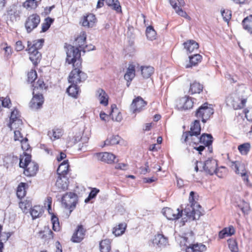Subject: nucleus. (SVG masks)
I'll return each instance as SVG.
<instances>
[{
	"label": "nucleus",
	"instance_id": "nucleus-51",
	"mask_svg": "<svg viewBox=\"0 0 252 252\" xmlns=\"http://www.w3.org/2000/svg\"><path fill=\"white\" fill-rule=\"evenodd\" d=\"M23 6L27 9H32L35 8L37 6V4L35 0H27L24 3Z\"/></svg>",
	"mask_w": 252,
	"mask_h": 252
},
{
	"label": "nucleus",
	"instance_id": "nucleus-25",
	"mask_svg": "<svg viewBox=\"0 0 252 252\" xmlns=\"http://www.w3.org/2000/svg\"><path fill=\"white\" fill-rule=\"evenodd\" d=\"M30 59L34 64H36L41 58V54L38 51L33 50V48L28 49Z\"/></svg>",
	"mask_w": 252,
	"mask_h": 252
},
{
	"label": "nucleus",
	"instance_id": "nucleus-35",
	"mask_svg": "<svg viewBox=\"0 0 252 252\" xmlns=\"http://www.w3.org/2000/svg\"><path fill=\"white\" fill-rule=\"evenodd\" d=\"M141 74L145 78H149L154 72V68L151 66H141Z\"/></svg>",
	"mask_w": 252,
	"mask_h": 252
},
{
	"label": "nucleus",
	"instance_id": "nucleus-9",
	"mask_svg": "<svg viewBox=\"0 0 252 252\" xmlns=\"http://www.w3.org/2000/svg\"><path fill=\"white\" fill-rule=\"evenodd\" d=\"M162 213L169 220H176L179 219L183 214V210L180 211L179 209L173 210L168 207L163 209Z\"/></svg>",
	"mask_w": 252,
	"mask_h": 252
},
{
	"label": "nucleus",
	"instance_id": "nucleus-58",
	"mask_svg": "<svg viewBox=\"0 0 252 252\" xmlns=\"http://www.w3.org/2000/svg\"><path fill=\"white\" fill-rule=\"evenodd\" d=\"M21 129H15L14 130V139L15 141H20L22 140L23 138H24L21 132Z\"/></svg>",
	"mask_w": 252,
	"mask_h": 252
},
{
	"label": "nucleus",
	"instance_id": "nucleus-34",
	"mask_svg": "<svg viewBox=\"0 0 252 252\" xmlns=\"http://www.w3.org/2000/svg\"><path fill=\"white\" fill-rule=\"evenodd\" d=\"M43 39H39L33 41V43L28 41V49L33 48V50L38 51L40 49L43 45Z\"/></svg>",
	"mask_w": 252,
	"mask_h": 252
},
{
	"label": "nucleus",
	"instance_id": "nucleus-50",
	"mask_svg": "<svg viewBox=\"0 0 252 252\" xmlns=\"http://www.w3.org/2000/svg\"><path fill=\"white\" fill-rule=\"evenodd\" d=\"M99 192V190L98 189L93 188L90 192L88 197L85 200V202L88 203L91 199L95 198Z\"/></svg>",
	"mask_w": 252,
	"mask_h": 252
},
{
	"label": "nucleus",
	"instance_id": "nucleus-12",
	"mask_svg": "<svg viewBox=\"0 0 252 252\" xmlns=\"http://www.w3.org/2000/svg\"><path fill=\"white\" fill-rule=\"evenodd\" d=\"M86 232V230L83 226L79 225L72 236L71 240L75 243L80 242L84 238Z\"/></svg>",
	"mask_w": 252,
	"mask_h": 252
},
{
	"label": "nucleus",
	"instance_id": "nucleus-17",
	"mask_svg": "<svg viewBox=\"0 0 252 252\" xmlns=\"http://www.w3.org/2000/svg\"><path fill=\"white\" fill-rule=\"evenodd\" d=\"M206 250V246L199 243L190 244L186 249V252H205Z\"/></svg>",
	"mask_w": 252,
	"mask_h": 252
},
{
	"label": "nucleus",
	"instance_id": "nucleus-48",
	"mask_svg": "<svg viewBox=\"0 0 252 252\" xmlns=\"http://www.w3.org/2000/svg\"><path fill=\"white\" fill-rule=\"evenodd\" d=\"M54 19L47 17L45 19V23L42 24V32H45L50 28L51 24L54 22Z\"/></svg>",
	"mask_w": 252,
	"mask_h": 252
},
{
	"label": "nucleus",
	"instance_id": "nucleus-60",
	"mask_svg": "<svg viewBox=\"0 0 252 252\" xmlns=\"http://www.w3.org/2000/svg\"><path fill=\"white\" fill-rule=\"evenodd\" d=\"M201 212L199 210H195V208L192 213V215L190 216V218H192L193 220H198L201 215Z\"/></svg>",
	"mask_w": 252,
	"mask_h": 252
},
{
	"label": "nucleus",
	"instance_id": "nucleus-11",
	"mask_svg": "<svg viewBox=\"0 0 252 252\" xmlns=\"http://www.w3.org/2000/svg\"><path fill=\"white\" fill-rule=\"evenodd\" d=\"M32 94L33 97L30 103V107L35 110L40 108L44 102L43 95L39 92Z\"/></svg>",
	"mask_w": 252,
	"mask_h": 252
},
{
	"label": "nucleus",
	"instance_id": "nucleus-22",
	"mask_svg": "<svg viewBox=\"0 0 252 252\" xmlns=\"http://www.w3.org/2000/svg\"><path fill=\"white\" fill-rule=\"evenodd\" d=\"M96 19L94 14L90 13L86 16H84L82 21V26L84 27L90 28L94 26L96 23Z\"/></svg>",
	"mask_w": 252,
	"mask_h": 252
},
{
	"label": "nucleus",
	"instance_id": "nucleus-32",
	"mask_svg": "<svg viewBox=\"0 0 252 252\" xmlns=\"http://www.w3.org/2000/svg\"><path fill=\"white\" fill-rule=\"evenodd\" d=\"M190 204H188L185 209L184 210V214L188 218H190V216L192 215V213L193 212L194 208L195 207H198L199 208H201L200 205H199L197 202L195 203H190Z\"/></svg>",
	"mask_w": 252,
	"mask_h": 252
},
{
	"label": "nucleus",
	"instance_id": "nucleus-37",
	"mask_svg": "<svg viewBox=\"0 0 252 252\" xmlns=\"http://www.w3.org/2000/svg\"><path fill=\"white\" fill-rule=\"evenodd\" d=\"M120 137L118 135H111L107 137L104 141V146L114 145L119 144L120 141Z\"/></svg>",
	"mask_w": 252,
	"mask_h": 252
},
{
	"label": "nucleus",
	"instance_id": "nucleus-23",
	"mask_svg": "<svg viewBox=\"0 0 252 252\" xmlns=\"http://www.w3.org/2000/svg\"><path fill=\"white\" fill-rule=\"evenodd\" d=\"M135 67L133 64H129L127 69L124 78L127 81L126 85L128 87L130 85V82L135 76Z\"/></svg>",
	"mask_w": 252,
	"mask_h": 252
},
{
	"label": "nucleus",
	"instance_id": "nucleus-2",
	"mask_svg": "<svg viewBox=\"0 0 252 252\" xmlns=\"http://www.w3.org/2000/svg\"><path fill=\"white\" fill-rule=\"evenodd\" d=\"M19 166L25 169L24 174L27 177L34 176L39 168L38 164L32 161L31 155L27 154L20 158Z\"/></svg>",
	"mask_w": 252,
	"mask_h": 252
},
{
	"label": "nucleus",
	"instance_id": "nucleus-30",
	"mask_svg": "<svg viewBox=\"0 0 252 252\" xmlns=\"http://www.w3.org/2000/svg\"><path fill=\"white\" fill-rule=\"evenodd\" d=\"M184 45L187 51L189 53H191L195 50H197L199 47L198 44L193 40L187 41L184 43Z\"/></svg>",
	"mask_w": 252,
	"mask_h": 252
},
{
	"label": "nucleus",
	"instance_id": "nucleus-46",
	"mask_svg": "<svg viewBox=\"0 0 252 252\" xmlns=\"http://www.w3.org/2000/svg\"><path fill=\"white\" fill-rule=\"evenodd\" d=\"M52 228L55 231H59L60 230V223L58 218L54 214L51 217Z\"/></svg>",
	"mask_w": 252,
	"mask_h": 252
},
{
	"label": "nucleus",
	"instance_id": "nucleus-1",
	"mask_svg": "<svg viewBox=\"0 0 252 252\" xmlns=\"http://www.w3.org/2000/svg\"><path fill=\"white\" fill-rule=\"evenodd\" d=\"M66 56V62L69 64L72 63L74 68L68 76L69 83L77 84L84 82L87 78V75L80 69L82 62L79 50L74 49L72 45H68L67 47Z\"/></svg>",
	"mask_w": 252,
	"mask_h": 252
},
{
	"label": "nucleus",
	"instance_id": "nucleus-62",
	"mask_svg": "<svg viewBox=\"0 0 252 252\" xmlns=\"http://www.w3.org/2000/svg\"><path fill=\"white\" fill-rule=\"evenodd\" d=\"M245 117L247 120L250 122H252V109L244 110Z\"/></svg>",
	"mask_w": 252,
	"mask_h": 252
},
{
	"label": "nucleus",
	"instance_id": "nucleus-10",
	"mask_svg": "<svg viewBox=\"0 0 252 252\" xmlns=\"http://www.w3.org/2000/svg\"><path fill=\"white\" fill-rule=\"evenodd\" d=\"M231 167L235 170V172L240 174L244 182L246 185H249V175L248 172L244 169L243 165L241 164L238 161L232 162Z\"/></svg>",
	"mask_w": 252,
	"mask_h": 252
},
{
	"label": "nucleus",
	"instance_id": "nucleus-7",
	"mask_svg": "<svg viewBox=\"0 0 252 252\" xmlns=\"http://www.w3.org/2000/svg\"><path fill=\"white\" fill-rule=\"evenodd\" d=\"M40 22V16L37 14H32L30 15L27 19L25 23L27 32L28 33L31 32L38 26Z\"/></svg>",
	"mask_w": 252,
	"mask_h": 252
},
{
	"label": "nucleus",
	"instance_id": "nucleus-3",
	"mask_svg": "<svg viewBox=\"0 0 252 252\" xmlns=\"http://www.w3.org/2000/svg\"><path fill=\"white\" fill-rule=\"evenodd\" d=\"M77 198V195L71 192L65 193L62 197V205L65 209L69 210V215L76 207Z\"/></svg>",
	"mask_w": 252,
	"mask_h": 252
},
{
	"label": "nucleus",
	"instance_id": "nucleus-18",
	"mask_svg": "<svg viewBox=\"0 0 252 252\" xmlns=\"http://www.w3.org/2000/svg\"><path fill=\"white\" fill-rule=\"evenodd\" d=\"M86 40V34L85 32H81L79 36H78L74 41V45L76 47L72 46L74 49H77L79 53L81 51L83 47L85 46ZM81 54V53H80Z\"/></svg>",
	"mask_w": 252,
	"mask_h": 252
},
{
	"label": "nucleus",
	"instance_id": "nucleus-6",
	"mask_svg": "<svg viewBox=\"0 0 252 252\" xmlns=\"http://www.w3.org/2000/svg\"><path fill=\"white\" fill-rule=\"evenodd\" d=\"M218 163L217 161L213 158H209L203 164V171L207 174L213 175L216 174L218 176Z\"/></svg>",
	"mask_w": 252,
	"mask_h": 252
},
{
	"label": "nucleus",
	"instance_id": "nucleus-36",
	"mask_svg": "<svg viewBox=\"0 0 252 252\" xmlns=\"http://www.w3.org/2000/svg\"><path fill=\"white\" fill-rule=\"evenodd\" d=\"M126 227V223H121L113 228L112 232L116 236H121L124 233Z\"/></svg>",
	"mask_w": 252,
	"mask_h": 252
},
{
	"label": "nucleus",
	"instance_id": "nucleus-64",
	"mask_svg": "<svg viewBox=\"0 0 252 252\" xmlns=\"http://www.w3.org/2000/svg\"><path fill=\"white\" fill-rule=\"evenodd\" d=\"M224 229H226L227 236H231L235 233V229L232 225L229 226L228 227L224 228Z\"/></svg>",
	"mask_w": 252,
	"mask_h": 252
},
{
	"label": "nucleus",
	"instance_id": "nucleus-27",
	"mask_svg": "<svg viewBox=\"0 0 252 252\" xmlns=\"http://www.w3.org/2000/svg\"><path fill=\"white\" fill-rule=\"evenodd\" d=\"M242 24L245 30L252 34V15L245 18L242 21Z\"/></svg>",
	"mask_w": 252,
	"mask_h": 252
},
{
	"label": "nucleus",
	"instance_id": "nucleus-56",
	"mask_svg": "<svg viewBox=\"0 0 252 252\" xmlns=\"http://www.w3.org/2000/svg\"><path fill=\"white\" fill-rule=\"evenodd\" d=\"M221 15L224 20L228 22L231 18V11L228 10L221 11Z\"/></svg>",
	"mask_w": 252,
	"mask_h": 252
},
{
	"label": "nucleus",
	"instance_id": "nucleus-14",
	"mask_svg": "<svg viewBox=\"0 0 252 252\" xmlns=\"http://www.w3.org/2000/svg\"><path fill=\"white\" fill-rule=\"evenodd\" d=\"M169 1L170 4L178 15L183 17H188L187 13L180 8V6H183L185 4L184 0H169Z\"/></svg>",
	"mask_w": 252,
	"mask_h": 252
},
{
	"label": "nucleus",
	"instance_id": "nucleus-43",
	"mask_svg": "<svg viewBox=\"0 0 252 252\" xmlns=\"http://www.w3.org/2000/svg\"><path fill=\"white\" fill-rule=\"evenodd\" d=\"M68 94L73 97H76L79 92V88L77 84H71L66 90Z\"/></svg>",
	"mask_w": 252,
	"mask_h": 252
},
{
	"label": "nucleus",
	"instance_id": "nucleus-31",
	"mask_svg": "<svg viewBox=\"0 0 252 252\" xmlns=\"http://www.w3.org/2000/svg\"><path fill=\"white\" fill-rule=\"evenodd\" d=\"M105 3L116 12H122L121 6L118 0H105Z\"/></svg>",
	"mask_w": 252,
	"mask_h": 252
},
{
	"label": "nucleus",
	"instance_id": "nucleus-15",
	"mask_svg": "<svg viewBox=\"0 0 252 252\" xmlns=\"http://www.w3.org/2000/svg\"><path fill=\"white\" fill-rule=\"evenodd\" d=\"M38 237L44 242H48L53 239L54 233L48 226H45L43 230L37 233Z\"/></svg>",
	"mask_w": 252,
	"mask_h": 252
},
{
	"label": "nucleus",
	"instance_id": "nucleus-29",
	"mask_svg": "<svg viewBox=\"0 0 252 252\" xmlns=\"http://www.w3.org/2000/svg\"><path fill=\"white\" fill-rule=\"evenodd\" d=\"M69 164L67 160H64L58 167L57 169V173L58 175L66 176L67 174Z\"/></svg>",
	"mask_w": 252,
	"mask_h": 252
},
{
	"label": "nucleus",
	"instance_id": "nucleus-63",
	"mask_svg": "<svg viewBox=\"0 0 252 252\" xmlns=\"http://www.w3.org/2000/svg\"><path fill=\"white\" fill-rule=\"evenodd\" d=\"M10 100L8 97H1V105L4 107H9Z\"/></svg>",
	"mask_w": 252,
	"mask_h": 252
},
{
	"label": "nucleus",
	"instance_id": "nucleus-26",
	"mask_svg": "<svg viewBox=\"0 0 252 252\" xmlns=\"http://www.w3.org/2000/svg\"><path fill=\"white\" fill-rule=\"evenodd\" d=\"M167 243V238L165 237L162 234H158L155 235L153 240V244L158 247L165 246Z\"/></svg>",
	"mask_w": 252,
	"mask_h": 252
},
{
	"label": "nucleus",
	"instance_id": "nucleus-53",
	"mask_svg": "<svg viewBox=\"0 0 252 252\" xmlns=\"http://www.w3.org/2000/svg\"><path fill=\"white\" fill-rule=\"evenodd\" d=\"M37 78V73L35 70H31L28 74V81L32 83Z\"/></svg>",
	"mask_w": 252,
	"mask_h": 252
},
{
	"label": "nucleus",
	"instance_id": "nucleus-16",
	"mask_svg": "<svg viewBox=\"0 0 252 252\" xmlns=\"http://www.w3.org/2000/svg\"><path fill=\"white\" fill-rule=\"evenodd\" d=\"M192 98L189 96L182 97L179 100V104L177 106L180 109L187 110L192 108L193 105Z\"/></svg>",
	"mask_w": 252,
	"mask_h": 252
},
{
	"label": "nucleus",
	"instance_id": "nucleus-44",
	"mask_svg": "<svg viewBox=\"0 0 252 252\" xmlns=\"http://www.w3.org/2000/svg\"><path fill=\"white\" fill-rule=\"evenodd\" d=\"M26 184L21 183L18 186L17 189V195L19 198H22L26 195L25 187Z\"/></svg>",
	"mask_w": 252,
	"mask_h": 252
},
{
	"label": "nucleus",
	"instance_id": "nucleus-55",
	"mask_svg": "<svg viewBox=\"0 0 252 252\" xmlns=\"http://www.w3.org/2000/svg\"><path fill=\"white\" fill-rule=\"evenodd\" d=\"M20 115L19 112L16 109H14L11 113L10 117V121L15 120L16 119H20Z\"/></svg>",
	"mask_w": 252,
	"mask_h": 252
},
{
	"label": "nucleus",
	"instance_id": "nucleus-47",
	"mask_svg": "<svg viewBox=\"0 0 252 252\" xmlns=\"http://www.w3.org/2000/svg\"><path fill=\"white\" fill-rule=\"evenodd\" d=\"M146 33L147 38L149 39L152 40L155 38L156 32L152 26H149L147 28Z\"/></svg>",
	"mask_w": 252,
	"mask_h": 252
},
{
	"label": "nucleus",
	"instance_id": "nucleus-8",
	"mask_svg": "<svg viewBox=\"0 0 252 252\" xmlns=\"http://www.w3.org/2000/svg\"><path fill=\"white\" fill-rule=\"evenodd\" d=\"M147 104V102L144 100L141 96H137L133 100L130 106V110L133 113H139Z\"/></svg>",
	"mask_w": 252,
	"mask_h": 252
},
{
	"label": "nucleus",
	"instance_id": "nucleus-40",
	"mask_svg": "<svg viewBox=\"0 0 252 252\" xmlns=\"http://www.w3.org/2000/svg\"><path fill=\"white\" fill-rule=\"evenodd\" d=\"M23 122L20 118L12 121H9L8 126L11 130L18 129H21V127L23 126Z\"/></svg>",
	"mask_w": 252,
	"mask_h": 252
},
{
	"label": "nucleus",
	"instance_id": "nucleus-61",
	"mask_svg": "<svg viewBox=\"0 0 252 252\" xmlns=\"http://www.w3.org/2000/svg\"><path fill=\"white\" fill-rule=\"evenodd\" d=\"M189 138H188L187 139V142H189V144L190 145L191 143H193L194 144H198L199 143V141H196V136H195V135H192L191 136V135H189Z\"/></svg>",
	"mask_w": 252,
	"mask_h": 252
},
{
	"label": "nucleus",
	"instance_id": "nucleus-52",
	"mask_svg": "<svg viewBox=\"0 0 252 252\" xmlns=\"http://www.w3.org/2000/svg\"><path fill=\"white\" fill-rule=\"evenodd\" d=\"M31 202L27 200L24 201H21L19 203V207L24 212H25L28 208H31Z\"/></svg>",
	"mask_w": 252,
	"mask_h": 252
},
{
	"label": "nucleus",
	"instance_id": "nucleus-59",
	"mask_svg": "<svg viewBox=\"0 0 252 252\" xmlns=\"http://www.w3.org/2000/svg\"><path fill=\"white\" fill-rule=\"evenodd\" d=\"M21 143L22 149L24 151H27L29 149L30 145L28 143V139L27 138H23L22 140H20Z\"/></svg>",
	"mask_w": 252,
	"mask_h": 252
},
{
	"label": "nucleus",
	"instance_id": "nucleus-33",
	"mask_svg": "<svg viewBox=\"0 0 252 252\" xmlns=\"http://www.w3.org/2000/svg\"><path fill=\"white\" fill-rule=\"evenodd\" d=\"M44 212L42 207L40 206H34L33 208H31L30 214L32 218V219H35L42 216Z\"/></svg>",
	"mask_w": 252,
	"mask_h": 252
},
{
	"label": "nucleus",
	"instance_id": "nucleus-19",
	"mask_svg": "<svg viewBox=\"0 0 252 252\" xmlns=\"http://www.w3.org/2000/svg\"><path fill=\"white\" fill-rule=\"evenodd\" d=\"M97 158L98 160L102 161L107 163H112L114 161L116 157L111 153L104 152L97 154Z\"/></svg>",
	"mask_w": 252,
	"mask_h": 252
},
{
	"label": "nucleus",
	"instance_id": "nucleus-49",
	"mask_svg": "<svg viewBox=\"0 0 252 252\" xmlns=\"http://www.w3.org/2000/svg\"><path fill=\"white\" fill-rule=\"evenodd\" d=\"M184 239L186 242L189 244V245L192 244V243L194 241L195 239L194 233L192 231H190L186 233Z\"/></svg>",
	"mask_w": 252,
	"mask_h": 252
},
{
	"label": "nucleus",
	"instance_id": "nucleus-45",
	"mask_svg": "<svg viewBox=\"0 0 252 252\" xmlns=\"http://www.w3.org/2000/svg\"><path fill=\"white\" fill-rule=\"evenodd\" d=\"M251 149V144L247 142L239 145L238 149L242 155H246L249 152Z\"/></svg>",
	"mask_w": 252,
	"mask_h": 252
},
{
	"label": "nucleus",
	"instance_id": "nucleus-38",
	"mask_svg": "<svg viewBox=\"0 0 252 252\" xmlns=\"http://www.w3.org/2000/svg\"><path fill=\"white\" fill-rule=\"evenodd\" d=\"M100 252H109L111 250V242L109 239L102 240L99 243Z\"/></svg>",
	"mask_w": 252,
	"mask_h": 252
},
{
	"label": "nucleus",
	"instance_id": "nucleus-5",
	"mask_svg": "<svg viewBox=\"0 0 252 252\" xmlns=\"http://www.w3.org/2000/svg\"><path fill=\"white\" fill-rule=\"evenodd\" d=\"M201 132V126L199 120L194 121L193 124L190 126V130L189 131L184 132L183 133L181 140L182 143H187V139L189 138V135H195L197 137L200 134Z\"/></svg>",
	"mask_w": 252,
	"mask_h": 252
},
{
	"label": "nucleus",
	"instance_id": "nucleus-13",
	"mask_svg": "<svg viewBox=\"0 0 252 252\" xmlns=\"http://www.w3.org/2000/svg\"><path fill=\"white\" fill-rule=\"evenodd\" d=\"M230 101L231 105L234 109H238L243 108L246 104L247 98H240L237 96L231 97L228 99V101Z\"/></svg>",
	"mask_w": 252,
	"mask_h": 252
},
{
	"label": "nucleus",
	"instance_id": "nucleus-24",
	"mask_svg": "<svg viewBox=\"0 0 252 252\" xmlns=\"http://www.w3.org/2000/svg\"><path fill=\"white\" fill-rule=\"evenodd\" d=\"M213 137L210 134H203L200 137H196V141H199V143H202L204 146L212 145L213 142Z\"/></svg>",
	"mask_w": 252,
	"mask_h": 252
},
{
	"label": "nucleus",
	"instance_id": "nucleus-20",
	"mask_svg": "<svg viewBox=\"0 0 252 252\" xmlns=\"http://www.w3.org/2000/svg\"><path fill=\"white\" fill-rule=\"evenodd\" d=\"M56 186L59 189L62 190L67 189L68 186V179L66 176L58 175Z\"/></svg>",
	"mask_w": 252,
	"mask_h": 252
},
{
	"label": "nucleus",
	"instance_id": "nucleus-41",
	"mask_svg": "<svg viewBox=\"0 0 252 252\" xmlns=\"http://www.w3.org/2000/svg\"><path fill=\"white\" fill-rule=\"evenodd\" d=\"M33 89L32 94L36 93V92H38L40 91L46 90L47 89V86H46L44 81L40 79H39L36 83L33 85ZM39 93H40V92Z\"/></svg>",
	"mask_w": 252,
	"mask_h": 252
},
{
	"label": "nucleus",
	"instance_id": "nucleus-4",
	"mask_svg": "<svg viewBox=\"0 0 252 252\" xmlns=\"http://www.w3.org/2000/svg\"><path fill=\"white\" fill-rule=\"evenodd\" d=\"M213 114V109L208 106V103H204L196 110L195 116L198 118H201L202 122L205 123Z\"/></svg>",
	"mask_w": 252,
	"mask_h": 252
},
{
	"label": "nucleus",
	"instance_id": "nucleus-42",
	"mask_svg": "<svg viewBox=\"0 0 252 252\" xmlns=\"http://www.w3.org/2000/svg\"><path fill=\"white\" fill-rule=\"evenodd\" d=\"M63 131L62 129L57 128L53 129L52 131H49L48 136L52 140L59 138L63 134Z\"/></svg>",
	"mask_w": 252,
	"mask_h": 252
},
{
	"label": "nucleus",
	"instance_id": "nucleus-21",
	"mask_svg": "<svg viewBox=\"0 0 252 252\" xmlns=\"http://www.w3.org/2000/svg\"><path fill=\"white\" fill-rule=\"evenodd\" d=\"M95 95L101 105L105 106L108 105V96L103 90L98 89L96 92Z\"/></svg>",
	"mask_w": 252,
	"mask_h": 252
},
{
	"label": "nucleus",
	"instance_id": "nucleus-57",
	"mask_svg": "<svg viewBox=\"0 0 252 252\" xmlns=\"http://www.w3.org/2000/svg\"><path fill=\"white\" fill-rule=\"evenodd\" d=\"M229 248L232 252H238V247L235 241L230 240L228 241Z\"/></svg>",
	"mask_w": 252,
	"mask_h": 252
},
{
	"label": "nucleus",
	"instance_id": "nucleus-54",
	"mask_svg": "<svg viewBox=\"0 0 252 252\" xmlns=\"http://www.w3.org/2000/svg\"><path fill=\"white\" fill-rule=\"evenodd\" d=\"M238 206L244 213H248L250 210V207L249 204L244 201L242 202V204L238 205Z\"/></svg>",
	"mask_w": 252,
	"mask_h": 252
},
{
	"label": "nucleus",
	"instance_id": "nucleus-28",
	"mask_svg": "<svg viewBox=\"0 0 252 252\" xmlns=\"http://www.w3.org/2000/svg\"><path fill=\"white\" fill-rule=\"evenodd\" d=\"M189 63H187L185 66L186 68H190L193 66H195L197 65L199 62H201L202 56L199 54H196L193 56H189Z\"/></svg>",
	"mask_w": 252,
	"mask_h": 252
},
{
	"label": "nucleus",
	"instance_id": "nucleus-39",
	"mask_svg": "<svg viewBox=\"0 0 252 252\" xmlns=\"http://www.w3.org/2000/svg\"><path fill=\"white\" fill-rule=\"evenodd\" d=\"M203 85L199 83L194 81L190 84L189 92L192 94H199L203 90Z\"/></svg>",
	"mask_w": 252,
	"mask_h": 252
}]
</instances>
